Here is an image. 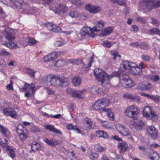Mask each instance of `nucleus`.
Here are the masks:
<instances>
[{
    "label": "nucleus",
    "instance_id": "nucleus-43",
    "mask_svg": "<svg viewBox=\"0 0 160 160\" xmlns=\"http://www.w3.org/2000/svg\"><path fill=\"white\" fill-rule=\"evenodd\" d=\"M102 106H101L100 103L98 101V100L93 105L92 108L93 109L96 111L99 110L101 109H102Z\"/></svg>",
    "mask_w": 160,
    "mask_h": 160
},
{
    "label": "nucleus",
    "instance_id": "nucleus-1",
    "mask_svg": "<svg viewBox=\"0 0 160 160\" xmlns=\"http://www.w3.org/2000/svg\"><path fill=\"white\" fill-rule=\"evenodd\" d=\"M44 78L47 82L54 87H65L68 84V79L62 76L54 74H48Z\"/></svg>",
    "mask_w": 160,
    "mask_h": 160
},
{
    "label": "nucleus",
    "instance_id": "nucleus-12",
    "mask_svg": "<svg viewBox=\"0 0 160 160\" xmlns=\"http://www.w3.org/2000/svg\"><path fill=\"white\" fill-rule=\"evenodd\" d=\"M135 63L129 62L128 61H123L121 63L120 68L124 69H128L131 70L132 67H135Z\"/></svg>",
    "mask_w": 160,
    "mask_h": 160
},
{
    "label": "nucleus",
    "instance_id": "nucleus-36",
    "mask_svg": "<svg viewBox=\"0 0 160 160\" xmlns=\"http://www.w3.org/2000/svg\"><path fill=\"white\" fill-rule=\"evenodd\" d=\"M121 72V71L114 72L110 75H108L107 78L109 79V80H111L113 77H117L120 79Z\"/></svg>",
    "mask_w": 160,
    "mask_h": 160
},
{
    "label": "nucleus",
    "instance_id": "nucleus-11",
    "mask_svg": "<svg viewBox=\"0 0 160 160\" xmlns=\"http://www.w3.org/2000/svg\"><path fill=\"white\" fill-rule=\"evenodd\" d=\"M85 9L92 13L95 14L99 12L101 10V7L98 6H94L91 4H88L85 5Z\"/></svg>",
    "mask_w": 160,
    "mask_h": 160
},
{
    "label": "nucleus",
    "instance_id": "nucleus-24",
    "mask_svg": "<svg viewBox=\"0 0 160 160\" xmlns=\"http://www.w3.org/2000/svg\"><path fill=\"white\" fill-rule=\"evenodd\" d=\"M118 147L120 150V152L121 154H123L128 148V145L125 142H122L121 143H119Z\"/></svg>",
    "mask_w": 160,
    "mask_h": 160
},
{
    "label": "nucleus",
    "instance_id": "nucleus-41",
    "mask_svg": "<svg viewBox=\"0 0 160 160\" xmlns=\"http://www.w3.org/2000/svg\"><path fill=\"white\" fill-rule=\"evenodd\" d=\"M72 83L75 87H77L80 84V79L79 76L75 77L72 79Z\"/></svg>",
    "mask_w": 160,
    "mask_h": 160
},
{
    "label": "nucleus",
    "instance_id": "nucleus-21",
    "mask_svg": "<svg viewBox=\"0 0 160 160\" xmlns=\"http://www.w3.org/2000/svg\"><path fill=\"white\" fill-rule=\"evenodd\" d=\"M113 29L111 27H108L104 29H102L101 33L100 35L101 37H103L111 34L112 32Z\"/></svg>",
    "mask_w": 160,
    "mask_h": 160
},
{
    "label": "nucleus",
    "instance_id": "nucleus-38",
    "mask_svg": "<svg viewBox=\"0 0 160 160\" xmlns=\"http://www.w3.org/2000/svg\"><path fill=\"white\" fill-rule=\"evenodd\" d=\"M25 72L27 74H28L32 78H34V74L36 72V71L29 68H26Z\"/></svg>",
    "mask_w": 160,
    "mask_h": 160
},
{
    "label": "nucleus",
    "instance_id": "nucleus-62",
    "mask_svg": "<svg viewBox=\"0 0 160 160\" xmlns=\"http://www.w3.org/2000/svg\"><path fill=\"white\" fill-rule=\"evenodd\" d=\"M142 58L145 61H149L150 59V57L147 55L143 54L142 56Z\"/></svg>",
    "mask_w": 160,
    "mask_h": 160
},
{
    "label": "nucleus",
    "instance_id": "nucleus-63",
    "mask_svg": "<svg viewBox=\"0 0 160 160\" xmlns=\"http://www.w3.org/2000/svg\"><path fill=\"white\" fill-rule=\"evenodd\" d=\"M140 44H141L139 42H137L134 43H131L129 45L133 47H136L138 46H140Z\"/></svg>",
    "mask_w": 160,
    "mask_h": 160
},
{
    "label": "nucleus",
    "instance_id": "nucleus-27",
    "mask_svg": "<svg viewBox=\"0 0 160 160\" xmlns=\"http://www.w3.org/2000/svg\"><path fill=\"white\" fill-rule=\"evenodd\" d=\"M123 97L125 99H131L133 101H137L138 102H140V100L139 97L133 96L132 94L129 93L125 94L124 95Z\"/></svg>",
    "mask_w": 160,
    "mask_h": 160
},
{
    "label": "nucleus",
    "instance_id": "nucleus-40",
    "mask_svg": "<svg viewBox=\"0 0 160 160\" xmlns=\"http://www.w3.org/2000/svg\"><path fill=\"white\" fill-rule=\"evenodd\" d=\"M31 147L32 150L35 151L37 150H40L41 149V146L39 143L33 142L32 143Z\"/></svg>",
    "mask_w": 160,
    "mask_h": 160
},
{
    "label": "nucleus",
    "instance_id": "nucleus-8",
    "mask_svg": "<svg viewBox=\"0 0 160 160\" xmlns=\"http://www.w3.org/2000/svg\"><path fill=\"white\" fill-rule=\"evenodd\" d=\"M4 140L6 143L2 142L1 139H0V145L4 148H6L7 150L9 152V155L11 158L12 159L14 158L16 156L15 153L16 149L12 146L7 145V142L8 141V140L5 139Z\"/></svg>",
    "mask_w": 160,
    "mask_h": 160
},
{
    "label": "nucleus",
    "instance_id": "nucleus-35",
    "mask_svg": "<svg viewBox=\"0 0 160 160\" xmlns=\"http://www.w3.org/2000/svg\"><path fill=\"white\" fill-rule=\"evenodd\" d=\"M100 102L102 107H107L109 105V100L106 98H101L98 100Z\"/></svg>",
    "mask_w": 160,
    "mask_h": 160
},
{
    "label": "nucleus",
    "instance_id": "nucleus-7",
    "mask_svg": "<svg viewBox=\"0 0 160 160\" xmlns=\"http://www.w3.org/2000/svg\"><path fill=\"white\" fill-rule=\"evenodd\" d=\"M17 133L19 134V139L24 141L28 137V131L24 128L22 124L18 125L17 128Z\"/></svg>",
    "mask_w": 160,
    "mask_h": 160
},
{
    "label": "nucleus",
    "instance_id": "nucleus-33",
    "mask_svg": "<svg viewBox=\"0 0 160 160\" xmlns=\"http://www.w3.org/2000/svg\"><path fill=\"white\" fill-rule=\"evenodd\" d=\"M152 88L151 84L148 82H143L140 88L141 90H149Z\"/></svg>",
    "mask_w": 160,
    "mask_h": 160
},
{
    "label": "nucleus",
    "instance_id": "nucleus-47",
    "mask_svg": "<svg viewBox=\"0 0 160 160\" xmlns=\"http://www.w3.org/2000/svg\"><path fill=\"white\" fill-rule=\"evenodd\" d=\"M49 55L51 61L56 59L58 57L57 53L56 52H52L49 54Z\"/></svg>",
    "mask_w": 160,
    "mask_h": 160
},
{
    "label": "nucleus",
    "instance_id": "nucleus-39",
    "mask_svg": "<svg viewBox=\"0 0 160 160\" xmlns=\"http://www.w3.org/2000/svg\"><path fill=\"white\" fill-rule=\"evenodd\" d=\"M67 128L69 130H74L76 133H80V130L79 128H78L76 126H73L71 124H68Z\"/></svg>",
    "mask_w": 160,
    "mask_h": 160
},
{
    "label": "nucleus",
    "instance_id": "nucleus-45",
    "mask_svg": "<svg viewBox=\"0 0 160 160\" xmlns=\"http://www.w3.org/2000/svg\"><path fill=\"white\" fill-rule=\"evenodd\" d=\"M10 55V53L9 52L7 51L5 49H2L0 50V55L1 56H8Z\"/></svg>",
    "mask_w": 160,
    "mask_h": 160
},
{
    "label": "nucleus",
    "instance_id": "nucleus-26",
    "mask_svg": "<svg viewBox=\"0 0 160 160\" xmlns=\"http://www.w3.org/2000/svg\"><path fill=\"white\" fill-rule=\"evenodd\" d=\"M102 111L107 112L108 117L110 120H114V117L113 113L112 112L111 110L107 108H103Z\"/></svg>",
    "mask_w": 160,
    "mask_h": 160
},
{
    "label": "nucleus",
    "instance_id": "nucleus-42",
    "mask_svg": "<svg viewBox=\"0 0 160 160\" xmlns=\"http://www.w3.org/2000/svg\"><path fill=\"white\" fill-rule=\"evenodd\" d=\"M67 64L72 63L73 65L78 64L80 61L79 59H69L67 60Z\"/></svg>",
    "mask_w": 160,
    "mask_h": 160
},
{
    "label": "nucleus",
    "instance_id": "nucleus-34",
    "mask_svg": "<svg viewBox=\"0 0 160 160\" xmlns=\"http://www.w3.org/2000/svg\"><path fill=\"white\" fill-rule=\"evenodd\" d=\"M2 44L10 49L16 48H18L17 43L12 41L9 42L8 43H4Z\"/></svg>",
    "mask_w": 160,
    "mask_h": 160
},
{
    "label": "nucleus",
    "instance_id": "nucleus-59",
    "mask_svg": "<svg viewBox=\"0 0 160 160\" xmlns=\"http://www.w3.org/2000/svg\"><path fill=\"white\" fill-rule=\"evenodd\" d=\"M91 92L94 94H97L99 92V89L97 87L93 88L91 89Z\"/></svg>",
    "mask_w": 160,
    "mask_h": 160
},
{
    "label": "nucleus",
    "instance_id": "nucleus-44",
    "mask_svg": "<svg viewBox=\"0 0 160 160\" xmlns=\"http://www.w3.org/2000/svg\"><path fill=\"white\" fill-rule=\"evenodd\" d=\"M129 78L128 76L126 73L125 72H122L121 74L119 79L120 80H122L124 82Z\"/></svg>",
    "mask_w": 160,
    "mask_h": 160
},
{
    "label": "nucleus",
    "instance_id": "nucleus-56",
    "mask_svg": "<svg viewBox=\"0 0 160 160\" xmlns=\"http://www.w3.org/2000/svg\"><path fill=\"white\" fill-rule=\"evenodd\" d=\"M103 46L109 48L112 46V44L110 42L106 40L103 42Z\"/></svg>",
    "mask_w": 160,
    "mask_h": 160
},
{
    "label": "nucleus",
    "instance_id": "nucleus-55",
    "mask_svg": "<svg viewBox=\"0 0 160 160\" xmlns=\"http://www.w3.org/2000/svg\"><path fill=\"white\" fill-rule=\"evenodd\" d=\"M112 154L115 156V157H112V158L116 159L117 158L116 160H125V159L122 157H121L118 154L115 153H113Z\"/></svg>",
    "mask_w": 160,
    "mask_h": 160
},
{
    "label": "nucleus",
    "instance_id": "nucleus-19",
    "mask_svg": "<svg viewBox=\"0 0 160 160\" xmlns=\"http://www.w3.org/2000/svg\"><path fill=\"white\" fill-rule=\"evenodd\" d=\"M16 6V8L20 9L22 6L27 7L26 4L27 3L26 0H14V2H12Z\"/></svg>",
    "mask_w": 160,
    "mask_h": 160
},
{
    "label": "nucleus",
    "instance_id": "nucleus-52",
    "mask_svg": "<svg viewBox=\"0 0 160 160\" xmlns=\"http://www.w3.org/2000/svg\"><path fill=\"white\" fill-rule=\"evenodd\" d=\"M158 30L159 29L157 28H153L149 30V33L151 35L158 34Z\"/></svg>",
    "mask_w": 160,
    "mask_h": 160
},
{
    "label": "nucleus",
    "instance_id": "nucleus-5",
    "mask_svg": "<svg viewBox=\"0 0 160 160\" xmlns=\"http://www.w3.org/2000/svg\"><path fill=\"white\" fill-rule=\"evenodd\" d=\"M143 116L153 121H156L158 119V116L156 113L152 110L149 106L146 107L143 111Z\"/></svg>",
    "mask_w": 160,
    "mask_h": 160
},
{
    "label": "nucleus",
    "instance_id": "nucleus-15",
    "mask_svg": "<svg viewBox=\"0 0 160 160\" xmlns=\"http://www.w3.org/2000/svg\"><path fill=\"white\" fill-rule=\"evenodd\" d=\"M47 27L48 29L50 31H52L56 32H62V30L60 27L57 26L52 23H48L47 25Z\"/></svg>",
    "mask_w": 160,
    "mask_h": 160
},
{
    "label": "nucleus",
    "instance_id": "nucleus-58",
    "mask_svg": "<svg viewBox=\"0 0 160 160\" xmlns=\"http://www.w3.org/2000/svg\"><path fill=\"white\" fill-rule=\"evenodd\" d=\"M140 47L145 50H147L149 48V46L145 42H143L141 44Z\"/></svg>",
    "mask_w": 160,
    "mask_h": 160
},
{
    "label": "nucleus",
    "instance_id": "nucleus-37",
    "mask_svg": "<svg viewBox=\"0 0 160 160\" xmlns=\"http://www.w3.org/2000/svg\"><path fill=\"white\" fill-rule=\"evenodd\" d=\"M67 64V60L61 59L56 61L55 62V65L57 67H60Z\"/></svg>",
    "mask_w": 160,
    "mask_h": 160
},
{
    "label": "nucleus",
    "instance_id": "nucleus-3",
    "mask_svg": "<svg viewBox=\"0 0 160 160\" xmlns=\"http://www.w3.org/2000/svg\"><path fill=\"white\" fill-rule=\"evenodd\" d=\"M52 10L56 13L62 17H65L68 14V9L65 5L62 4H54L52 5Z\"/></svg>",
    "mask_w": 160,
    "mask_h": 160
},
{
    "label": "nucleus",
    "instance_id": "nucleus-32",
    "mask_svg": "<svg viewBox=\"0 0 160 160\" xmlns=\"http://www.w3.org/2000/svg\"><path fill=\"white\" fill-rule=\"evenodd\" d=\"M135 67H132L131 68V71H132L131 73L133 75H140L142 73V70L138 67L137 65L135 63Z\"/></svg>",
    "mask_w": 160,
    "mask_h": 160
},
{
    "label": "nucleus",
    "instance_id": "nucleus-31",
    "mask_svg": "<svg viewBox=\"0 0 160 160\" xmlns=\"http://www.w3.org/2000/svg\"><path fill=\"white\" fill-rule=\"evenodd\" d=\"M92 59L93 58H92V60L89 62L88 67L81 61V66H82L81 71H82V73H83L84 72L87 71L89 70L90 67L91 66V63L93 62Z\"/></svg>",
    "mask_w": 160,
    "mask_h": 160
},
{
    "label": "nucleus",
    "instance_id": "nucleus-13",
    "mask_svg": "<svg viewBox=\"0 0 160 160\" xmlns=\"http://www.w3.org/2000/svg\"><path fill=\"white\" fill-rule=\"evenodd\" d=\"M3 112L4 114L10 116L13 118H15L17 116L16 112L13 108H6L3 110Z\"/></svg>",
    "mask_w": 160,
    "mask_h": 160
},
{
    "label": "nucleus",
    "instance_id": "nucleus-61",
    "mask_svg": "<svg viewBox=\"0 0 160 160\" xmlns=\"http://www.w3.org/2000/svg\"><path fill=\"white\" fill-rule=\"evenodd\" d=\"M116 3L122 6H125L126 5V2L125 0H118Z\"/></svg>",
    "mask_w": 160,
    "mask_h": 160
},
{
    "label": "nucleus",
    "instance_id": "nucleus-57",
    "mask_svg": "<svg viewBox=\"0 0 160 160\" xmlns=\"http://www.w3.org/2000/svg\"><path fill=\"white\" fill-rule=\"evenodd\" d=\"M151 23L155 26H158L159 25V22L157 20L154 18H151Z\"/></svg>",
    "mask_w": 160,
    "mask_h": 160
},
{
    "label": "nucleus",
    "instance_id": "nucleus-16",
    "mask_svg": "<svg viewBox=\"0 0 160 160\" xmlns=\"http://www.w3.org/2000/svg\"><path fill=\"white\" fill-rule=\"evenodd\" d=\"M26 90H31L32 93H34L36 91L34 84L31 83L30 84H28L25 82L24 86L21 89V90L25 91Z\"/></svg>",
    "mask_w": 160,
    "mask_h": 160
},
{
    "label": "nucleus",
    "instance_id": "nucleus-20",
    "mask_svg": "<svg viewBox=\"0 0 160 160\" xmlns=\"http://www.w3.org/2000/svg\"><path fill=\"white\" fill-rule=\"evenodd\" d=\"M132 124L135 128L138 129H141L142 127L145 125V123L143 121L140 119H138L137 122H132Z\"/></svg>",
    "mask_w": 160,
    "mask_h": 160
},
{
    "label": "nucleus",
    "instance_id": "nucleus-6",
    "mask_svg": "<svg viewBox=\"0 0 160 160\" xmlns=\"http://www.w3.org/2000/svg\"><path fill=\"white\" fill-rule=\"evenodd\" d=\"M138 108L135 105H131L127 107L125 112V115L130 118H133L138 113Z\"/></svg>",
    "mask_w": 160,
    "mask_h": 160
},
{
    "label": "nucleus",
    "instance_id": "nucleus-22",
    "mask_svg": "<svg viewBox=\"0 0 160 160\" xmlns=\"http://www.w3.org/2000/svg\"><path fill=\"white\" fill-rule=\"evenodd\" d=\"M0 132L4 136L8 138H9L10 137L11 133L8 129L0 124Z\"/></svg>",
    "mask_w": 160,
    "mask_h": 160
},
{
    "label": "nucleus",
    "instance_id": "nucleus-54",
    "mask_svg": "<svg viewBox=\"0 0 160 160\" xmlns=\"http://www.w3.org/2000/svg\"><path fill=\"white\" fill-rule=\"evenodd\" d=\"M150 79L152 81L156 82L160 79V77L158 75H154L151 76Z\"/></svg>",
    "mask_w": 160,
    "mask_h": 160
},
{
    "label": "nucleus",
    "instance_id": "nucleus-10",
    "mask_svg": "<svg viewBox=\"0 0 160 160\" xmlns=\"http://www.w3.org/2000/svg\"><path fill=\"white\" fill-rule=\"evenodd\" d=\"M99 31L95 26L93 27L92 28L89 27H84L81 29V36H83L87 34H90L93 32H98Z\"/></svg>",
    "mask_w": 160,
    "mask_h": 160
},
{
    "label": "nucleus",
    "instance_id": "nucleus-18",
    "mask_svg": "<svg viewBox=\"0 0 160 160\" xmlns=\"http://www.w3.org/2000/svg\"><path fill=\"white\" fill-rule=\"evenodd\" d=\"M84 126L82 128L85 130H90L92 128V122L91 120L88 118H85L83 122Z\"/></svg>",
    "mask_w": 160,
    "mask_h": 160
},
{
    "label": "nucleus",
    "instance_id": "nucleus-51",
    "mask_svg": "<svg viewBox=\"0 0 160 160\" xmlns=\"http://www.w3.org/2000/svg\"><path fill=\"white\" fill-rule=\"evenodd\" d=\"M38 43V41L32 38H30L28 42V44L29 45H33Z\"/></svg>",
    "mask_w": 160,
    "mask_h": 160
},
{
    "label": "nucleus",
    "instance_id": "nucleus-49",
    "mask_svg": "<svg viewBox=\"0 0 160 160\" xmlns=\"http://www.w3.org/2000/svg\"><path fill=\"white\" fill-rule=\"evenodd\" d=\"M91 160H98V155L95 152H92L90 156Z\"/></svg>",
    "mask_w": 160,
    "mask_h": 160
},
{
    "label": "nucleus",
    "instance_id": "nucleus-4",
    "mask_svg": "<svg viewBox=\"0 0 160 160\" xmlns=\"http://www.w3.org/2000/svg\"><path fill=\"white\" fill-rule=\"evenodd\" d=\"M142 8L147 10H150L160 6V1L158 0H145L142 5Z\"/></svg>",
    "mask_w": 160,
    "mask_h": 160
},
{
    "label": "nucleus",
    "instance_id": "nucleus-46",
    "mask_svg": "<svg viewBox=\"0 0 160 160\" xmlns=\"http://www.w3.org/2000/svg\"><path fill=\"white\" fill-rule=\"evenodd\" d=\"M79 15V13L76 11L72 10L69 13V15L72 18H75L77 17Z\"/></svg>",
    "mask_w": 160,
    "mask_h": 160
},
{
    "label": "nucleus",
    "instance_id": "nucleus-29",
    "mask_svg": "<svg viewBox=\"0 0 160 160\" xmlns=\"http://www.w3.org/2000/svg\"><path fill=\"white\" fill-rule=\"evenodd\" d=\"M96 135L98 138H107L108 137L107 133L102 130H98L96 132Z\"/></svg>",
    "mask_w": 160,
    "mask_h": 160
},
{
    "label": "nucleus",
    "instance_id": "nucleus-9",
    "mask_svg": "<svg viewBox=\"0 0 160 160\" xmlns=\"http://www.w3.org/2000/svg\"><path fill=\"white\" fill-rule=\"evenodd\" d=\"M115 127L117 131L122 135L131 136V133L128 129L124 125L117 124Z\"/></svg>",
    "mask_w": 160,
    "mask_h": 160
},
{
    "label": "nucleus",
    "instance_id": "nucleus-17",
    "mask_svg": "<svg viewBox=\"0 0 160 160\" xmlns=\"http://www.w3.org/2000/svg\"><path fill=\"white\" fill-rule=\"evenodd\" d=\"M66 91L67 93L72 96L79 98L80 93L79 91L74 90L70 88H68L66 89Z\"/></svg>",
    "mask_w": 160,
    "mask_h": 160
},
{
    "label": "nucleus",
    "instance_id": "nucleus-2",
    "mask_svg": "<svg viewBox=\"0 0 160 160\" xmlns=\"http://www.w3.org/2000/svg\"><path fill=\"white\" fill-rule=\"evenodd\" d=\"M94 74L99 82H101V84L104 85V83H108L109 79L107 78L108 77V75L101 68H96L94 71Z\"/></svg>",
    "mask_w": 160,
    "mask_h": 160
},
{
    "label": "nucleus",
    "instance_id": "nucleus-14",
    "mask_svg": "<svg viewBox=\"0 0 160 160\" xmlns=\"http://www.w3.org/2000/svg\"><path fill=\"white\" fill-rule=\"evenodd\" d=\"M147 131L153 138H156L157 137V131L154 127L149 126L147 128Z\"/></svg>",
    "mask_w": 160,
    "mask_h": 160
},
{
    "label": "nucleus",
    "instance_id": "nucleus-25",
    "mask_svg": "<svg viewBox=\"0 0 160 160\" xmlns=\"http://www.w3.org/2000/svg\"><path fill=\"white\" fill-rule=\"evenodd\" d=\"M44 128L54 133L61 134L60 131L57 129L52 125L50 124L46 125L44 126Z\"/></svg>",
    "mask_w": 160,
    "mask_h": 160
},
{
    "label": "nucleus",
    "instance_id": "nucleus-48",
    "mask_svg": "<svg viewBox=\"0 0 160 160\" xmlns=\"http://www.w3.org/2000/svg\"><path fill=\"white\" fill-rule=\"evenodd\" d=\"M152 155L149 157L150 159L152 160H155L157 158H159V154L157 152L152 151Z\"/></svg>",
    "mask_w": 160,
    "mask_h": 160
},
{
    "label": "nucleus",
    "instance_id": "nucleus-50",
    "mask_svg": "<svg viewBox=\"0 0 160 160\" xmlns=\"http://www.w3.org/2000/svg\"><path fill=\"white\" fill-rule=\"evenodd\" d=\"M111 54L113 56V59L115 60L117 57H119L120 58L121 56L118 54L117 51L115 50H113L111 51Z\"/></svg>",
    "mask_w": 160,
    "mask_h": 160
},
{
    "label": "nucleus",
    "instance_id": "nucleus-23",
    "mask_svg": "<svg viewBox=\"0 0 160 160\" xmlns=\"http://www.w3.org/2000/svg\"><path fill=\"white\" fill-rule=\"evenodd\" d=\"M3 33L7 39L8 40L14 39V37L10 32V29L9 28H7L3 32Z\"/></svg>",
    "mask_w": 160,
    "mask_h": 160
},
{
    "label": "nucleus",
    "instance_id": "nucleus-28",
    "mask_svg": "<svg viewBox=\"0 0 160 160\" xmlns=\"http://www.w3.org/2000/svg\"><path fill=\"white\" fill-rule=\"evenodd\" d=\"M44 141L48 145L54 147L60 144V142H58L56 140H49L48 138H45Z\"/></svg>",
    "mask_w": 160,
    "mask_h": 160
},
{
    "label": "nucleus",
    "instance_id": "nucleus-64",
    "mask_svg": "<svg viewBox=\"0 0 160 160\" xmlns=\"http://www.w3.org/2000/svg\"><path fill=\"white\" fill-rule=\"evenodd\" d=\"M137 20L139 21L141 23H146V21L144 18L141 17H138L137 18Z\"/></svg>",
    "mask_w": 160,
    "mask_h": 160
},
{
    "label": "nucleus",
    "instance_id": "nucleus-53",
    "mask_svg": "<svg viewBox=\"0 0 160 160\" xmlns=\"http://www.w3.org/2000/svg\"><path fill=\"white\" fill-rule=\"evenodd\" d=\"M104 26V23L103 21H98L97 22V23L96 24V26H95L97 27V28H97H102Z\"/></svg>",
    "mask_w": 160,
    "mask_h": 160
},
{
    "label": "nucleus",
    "instance_id": "nucleus-60",
    "mask_svg": "<svg viewBox=\"0 0 160 160\" xmlns=\"http://www.w3.org/2000/svg\"><path fill=\"white\" fill-rule=\"evenodd\" d=\"M97 150L98 152H101L104 151L105 150V148L102 147L99 145H97Z\"/></svg>",
    "mask_w": 160,
    "mask_h": 160
},
{
    "label": "nucleus",
    "instance_id": "nucleus-30",
    "mask_svg": "<svg viewBox=\"0 0 160 160\" xmlns=\"http://www.w3.org/2000/svg\"><path fill=\"white\" fill-rule=\"evenodd\" d=\"M134 85L133 81L130 78L124 81L122 84V86L126 88H129L132 87Z\"/></svg>",
    "mask_w": 160,
    "mask_h": 160
}]
</instances>
